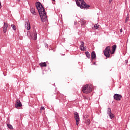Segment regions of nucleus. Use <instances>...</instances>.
<instances>
[{
    "label": "nucleus",
    "instance_id": "nucleus-29",
    "mask_svg": "<svg viewBox=\"0 0 130 130\" xmlns=\"http://www.w3.org/2000/svg\"><path fill=\"white\" fill-rule=\"evenodd\" d=\"M120 33H122V29H120Z\"/></svg>",
    "mask_w": 130,
    "mask_h": 130
},
{
    "label": "nucleus",
    "instance_id": "nucleus-9",
    "mask_svg": "<svg viewBox=\"0 0 130 130\" xmlns=\"http://www.w3.org/2000/svg\"><path fill=\"white\" fill-rule=\"evenodd\" d=\"M80 43V49L82 51H84V50H85V43L83 41H81Z\"/></svg>",
    "mask_w": 130,
    "mask_h": 130
},
{
    "label": "nucleus",
    "instance_id": "nucleus-26",
    "mask_svg": "<svg viewBox=\"0 0 130 130\" xmlns=\"http://www.w3.org/2000/svg\"><path fill=\"white\" fill-rule=\"evenodd\" d=\"M85 99H87V100H90V98H87L86 96L84 97Z\"/></svg>",
    "mask_w": 130,
    "mask_h": 130
},
{
    "label": "nucleus",
    "instance_id": "nucleus-23",
    "mask_svg": "<svg viewBox=\"0 0 130 130\" xmlns=\"http://www.w3.org/2000/svg\"><path fill=\"white\" fill-rule=\"evenodd\" d=\"M94 27L95 29H98V28H99V25H98V24H95L94 25Z\"/></svg>",
    "mask_w": 130,
    "mask_h": 130
},
{
    "label": "nucleus",
    "instance_id": "nucleus-28",
    "mask_svg": "<svg viewBox=\"0 0 130 130\" xmlns=\"http://www.w3.org/2000/svg\"><path fill=\"white\" fill-rule=\"evenodd\" d=\"M112 2V0H109V4H111Z\"/></svg>",
    "mask_w": 130,
    "mask_h": 130
},
{
    "label": "nucleus",
    "instance_id": "nucleus-6",
    "mask_svg": "<svg viewBox=\"0 0 130 130\" xmlns=\"http://www.w3.org/2000/svg\"><path fill=\"white\" fill-rule=\"evenodd\" d=\"M121 98H122V96L120 94L116 93L114 95V99L117 101H120V100H121Z\"/></svg>",
    "mask_w": 130,
    "mask_h": 130
},
{
    "label": "nucleus",
    "instance_id": "nucleus-10",
    "mask_svg": "<svg viewBox=\"0 0 130 130\" xmlns=\"http://www.w3.org/2000/svg\"><path fill=\"white\" fill-rule=\"evenodd\" d=\"M30 13L32 14V15H34V16H36V15H37V13L35 11V8L33 7H30Z\"/></svg>",
    "mask_w": 130,
    "mask_h": 130
},
{
    "label": "nucleus",
    "instance_id": "nucleus-5",
    "mask_svg": "<svg viewBox=\"0 0 130 130\" xmlns=\"http://www.w3.org/2000/svg\"><path fill=\"white\" fill-rule=\"evenodd\" d=\"M74 118L76 121V125H79V123H80V116H79V113L77 112L74 113Z\"/></svg>",
    "mask_w": 130,
    "mask_h": 130
},
{
    "label": "nucleus",
    "instance_id": "nucleus-2",
    "mask_svg": "<svg viewBox=\"0 0 130 130\" xmlns=\"http://www.w3.org/2000/svg\"><path fill=\"white\" fill-rule=\"evenodd\" d=\"M77 7H79L80 9H89L90 6L87 5L86 2L84 0H75Z\"/></svg>",
    "mask_w": 130,
    "mask_h": 130
},
{
    "label": "nucleus",
    "instance_id": "nucleus-25",
    "mask_svg": "<svg viewBox=\"0 0 130 130\" xmlns=\"http://www.w3.org/2000/svg\"><path fill=\"white\" fill-rule=\"evenodd\" d=\"M44 109H45V108H44V107H41V110H44Z\"/></svg>",
    "mask_w": 130,
    "mask_h": 130
},
{
    "label": "nucleus",
    "instance_id": "nucleus-24",
    "mask_svg": "<svg viewBox=\"0 0 130 130\" xmlns=\"http://www.w3.org/2000/svg\"><path fill=\"white\" fill-rule=\"evenodd\" d=\"M128 19H129V17L127 16L125 20V23H127V21H128Z\"/></svg>",
    "mask_w": 130,
    "mask_h": 130
},
{
    "label": "nucleus",
    "instance_id": "nucleus-8",
    "mask_svg": "<svg viewBox=\"0 0 130 130\" xmlns=\"http://www.w3.org/2000/svg\"><path fill=\"white\" fill-rule=\"evenodd\" d=\"M25 28L27 30H30V29H31V26L30 25V22H29L28 20H27V21L25 22Z\"/></svg>",
    "mask_w": 130,
    "mask_h": 130
},
{
    "label": "nucleus",
    "instance_id": "nucleus-12",
    "mask_svg": "<svg viewBox=\"0 0 130 130\" xmlns=\"http://www.w3.org/2000/svg\"><path fill=\"white\" fill-rule=\"evenodd\" d=\"M8 30V23L4 22V27H3V32L6 33Z\"/></svg>",
    "mask_w": 130,
    "mask_h": 130
},
{
    "label": "nucleus",
    "instance_id": "nucleus-18",
    "mask_svg": "<svg viewBox=\"0 0 130 130\" xmlns=\"http://www.w3.org/2000/svg\"><path fill=\"white\" fill-rule=\"evenodd\" d=\"M86 124L87 125H89V124L91 123V121L90 120V119H88L86 121H85Z\"/></svg>",
    "mask_w": 130,
    "mask_h": 130
},
{
    "label": "nucleus",
    "instance_id": "nucleus-19",
    "mask_svg": "<svg viewBox=\"0 0 130 130\" xmlns=\"http://www.w3.org/2000/svg\"><path fill=\"white\" fill-rule=\"evenodd\" d=\"M85 54L86 56L87 57V58H90V53H89V52H85Z\"/></svg>",
    "mask_w": 130,
    "mask_h": 130
},
{
    "label": "nucleus",
    "instance_id": "nucleus-33",
    "mask_svg": "<svg viewBox=\"0 0 130 130\" xmlns=\"http://www.w3.org/2000/svg\"><path fill=\"white\" fill-rule=\"evenodd\" d=\"M18 2H20V0H17Z\"/></svg>",
    "mask_w": 130,
    "mask_h": 130
},
{
    "label": "nucleus",
    "instance_id": "nucleus-15",
    "mask_svg": "<svg viewBox=\"0 0 130 130\" xmlns=\"http://www.w3.org/2000/svg\"><path fill=\"white\" fill-rule=\"evenodd\" d=\"M115 49H116V45H114L112 47V52L111 53V54H113L114 53Z\"/></svg>",
    "mask_w": 130,
    "mask_h": 130
},
{
    "label": "nucleus",
    "instance_id": "nucleus-3",
    "mask_svg": "<svg viewBox=\"0 0 130 130\" xmlns=\"http://www.w3.org/2000/svg\"><path fill=\"white\" fill-rule=\"evenodd\" d=\"M92 89L93 86L91 85L86 84L82 87V91L85 94H89V93H91Z\"/></svg>",
    "mask_w": 130,
    "mask_h": 130
},
{
    "label": "nucleus",
    "instance_id": "nucleus-27",
    "mask_svg": "<svg viewBox=\"0 0 130 130\" xmlns=\"http://www.w3.org/2000/svg\"><path fill=\"white\" fill-rule=\"evenodd\" d=\"M45 47H48V44H46V45H45Z\"/></svg>",
    "mask_w": 130,
    "mask_h": 130
},
{
    "label": "nucleus",
    "instance_id": "nucleus-22",
    "mask_svg": "<svg viewBox=\"0 0 130 130\" xmlns=\"http://www.w3.org/2000/svg\"><path fill=\"white\" fill-rule=\"evenodd\" d=\"M89 118V115H84V116H83V118L84 119H86V118Z\"/></svg>",
    "mask_w": 130,
    "mask_h": 130
},
{
    "label": "nucleus",
    "instance_id": "nucleus-11",
    "mask_svg": "<svg viewBox=\"0 0 130 130\" xmlns=\"http://www.w3.org/2000/svg\"><path fill=\"white\" fill-rule=\"evenodd\" d=\"M22 106V103L20 102L19 100L16 101V104H15L16 108H18V107H21Z\"/></svg>",
    "mask_w": 130,
    "mask_h": 130
},
{
    "label": "nucleus",
    "instance_id": "nucleus-1",
    "mask_svg": "<svg viewBox=\"0 0 130 130\" xmlns=\"http://www.w3.org/2000/svg\"><path fill=\"white\" fill-rule=\"evenodd\" d=\"M36 7L39 12L42 22H45L47 19V16L46 15V13L45 12L44 7H43L42 4H41L40 2H37L36 3Z\"/></svg>",
    "mask_w": 130,
    "mask_h": 130
},
{
    "label": "nucleus",
    "instance_id": "nucleus-16",
    "mask_svg": "<svg viewBox=\"0 0 130 130\" xmlns=\"http://www.w3.org/2000/svg\"><path fill=\"white\" fill-rule=\"evenodd\" d=\"M80 23H81V25H84V24L86 23V21L84 19H81L80 21Z\"/></svg>",
    "mask_w": 130,
    "mask_h": 130
},
{
    "label": "nucleus",
    "instance_id": "nucleus-21",
    "mask_svg": "<svg viewBox=\"0 0 130 130\" xmlns=\"http://www.w3.org/2000/svg\"><path fill=\"white\" fill-rule=\"evenodd\" d=\"M11 27H12V28H13L14 30H16V29H17L15 25H14V24H12V25H11Z\"/></svg>",
    "mask_w": 130,
    "mask_h": 130
},
{
    "label": "nucleus",
    "instance_id": "nucleus-7",
    "mask_svg": "<svg viewBox=\"0 0 130 130\" xmlns=\"http://www.w3.org/2000/svg\"><path fill=\"white\" fill-rule=\"evenodd\" d=\"M108 114L111 119H112V118H114V115L112 114V113H111V109L109 108H108Z\"/></svg>",
    "mask_w": 130,
    "mask_h": 130
},
{
    "label": "nucleus",
    "instance_id": "nucleus-30",
    "mask_svg": "<svg viewBox=\"0 0 130 130\" xmlns=\"http://www.w3.org/2000/svg\"><path fill=\"white\" fill-rule=\"evenodd\" d=\"M77 22H75V25H77Z\"/></svg>",
    "mask_w": 130,
    "mask_h": 130
},
{
    "label": "nucleus",
    "instance_id": "nucleus-13",
    "mask_svg": "<svg viewBox=\"0 0 130 130\" xmlns=\"http://www.w3.org/2000/svg\"><path fill=\"white\" fill-rule=\"evenodd\" d=\"M91 59H94L96 58V53L94 51L92 52L91 53Z\"/></svg>",
    "mask_w": 130,
    "mask_h": 130
},
{
    "label": "nucleus",
    "instance_id": "nucleus-4",
    "mask_svg": "<svg viewBox=\"0 0 130 130\" xmlns=\"http://www.w3.org/2000/svg\"><path fill=\"white\" fill-rule=\"evenodd\" d=\"M110 46H107L104 50V55L106 57H110Z\"/></svg>",
    "mask_w": 130,
    "mask_h": 130
},
{
    "label": "nucleus",
    "instance_id": "nucleus-20",
    "mask_svg": "<svg viewBox=\"0 0 130 130\" xmlns=\"http://www.w3.org/2000/svg\"><path fill=\"white\" fill-rule=\"evenodd\" d=\"M7 126L8 128H10V129H13V126L10 124H7Z\"/></svg>",
    "mask_w": 130,
    "mask_h": 130
},
{
    "label": "nucleus",
    "instance_id": "nucleus-32",
    "mask_svg": "<svg viewBox=\"0 0 130 130\" xmlns=\"http://www.w3.org/2000/svg\"><path fill=\"white\" fill-rule=\"evenodd\" d=\"M53 2H55V0H52Z\"/></svg>",
    "mask_w": 130,
    "mask_h": 130
},
{
    "label": "nucleus",
    "instance_id": "nucleus-17",
    "mask_svg": "<svg viewBox=\"0 0 130 130\" xmlns=\"http://www.w3.org/2000/svg\"><path fill=\"white\" fill-rule=\"evenodd\" d=\"M34 35L35 36L34 40H36L37 39V32H36V31H35L34 32Z\"/></svg>",
    "mask_w": 130,
    "mask_h": 130
},
{
    "label": "nucleus",
    "instance_id": "nucleus-14",
    "mask_svg": "<svg viewBox=\"0 0 130 130\" xmlns=\"http://www.w3.org/2000/svg\"><path fill=\"white\" fill-rule=\"evenodd\" d=\"M39 65L40 66V67H41L42 68L43 67H47V64H46V62H41L39 63Z\"/></svg>",
    "mask_w": 130,
    "mask_h": 130
},
{
    "label": "nucleus",
    "instance_id": "nucleus-31",
    "mask_svg": "<svg viewBox=\"0 0 130 130\" xmlns=\"http://www.w3.org/2000/svg\"><path fill=\"white\" fill-rule=\"evenodd\" d=\"M93 64H96V62H94V63H93Z\"/></svg>",
    "mask_w": 130,
    "mask_h": 130
}]
</instances>
